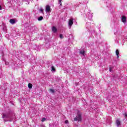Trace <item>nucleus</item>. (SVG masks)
<instances>
[{
	"label": "nucleus",
	"mask_w": 127,
	"mask_h": 127,
	"mask_svg": "<svg viewBox=\"0 0 127 127\" xmlns=\"http://www.w3.org/2000/svg\"><path fill=\"white\" fill-rule=\"evenodd\" d=\"M116 54L117 56V58H119V54H120V52H119V50H117L116 51Z\"/></svg>",
	"instance_id": "obj_10"
},
{
	"label": "nucleus",
	"mask_w": 127,
	"mask_h": 127,
	"mask_svg": "<svg viewBox=\"0 0 127 127\" xmlns=\"http://www.w3.org/2000/svg\"><path fill=\"white\" fill-rule=\"evenodd\" d=\"M118 33H119V31H117L116 32H115L114 33V34H115V35H117L118 34Z\"/></svg>",
	"instance_id": "obj_18"
},
{
	"label": "nucleus",
	"mask_w": 127,
	"mask_h": 127,
	"mask_svg": "<svg viewBox=\"0 0 127 127\" xmlns=\"http://www.w3.org/2000/svg\"><path fill=\"white\" fill-rule=\"evenodd\" d=\"M28 86L29 89H31V88H32V84L29 83Z\"/></svg>",
	"instance_id": "obj_13"
},
{
	"label": "nucleus",
	"mask_w": 127,
	"mask_h": 127,
	"mask_svg": "<svg viewBox=\"0 0 127 127\" xmlns=\"http://www.w3.org/2000/svg\"><path fill=\"white\" fill-rule=\"evenodd\" d=\"M51 68L52 72H55V68L54 67V66H52Z\"/></svg>",
	"instance_id": "obj_14"
},
{
	"label": "nucleus",
	"mask_w": 127,
	"mask_h": 127,
	"mask_svg": "<svg viewBox=\"0 0 127 127\" xmlns=\"http://www.w3.org/2000/svg\"><path fill=\"white\" fill-rule=\"evenodd\" d=\"M50 91L51 93H54V90L52 89H50Z\"/></svg>",
	"instance_id": "obj_19"
},
{
	"label": "nucleus",
	"mask_w": 127,
	"mask_h": 127,
	"mask_svg": "<svg viewBox=\"0 0 127 127\" xmlns=\"http://www.w3.org/2000/svg\"><path fill=\"white\" fill-rule=\"evenodd\" d=\"M80 54H81V55H85V51L84 50H81L80 52Z\"/></svg>",
	"instance_id": "obj_11"
},
{
	"label": "nucleus",
	"mask_w": 127,
	"mask_h": 127,
	"mask_svg": "<svg viewBox=\"0 0 127 127\" xmlns=\"http://www.w3.org/2000/svg\"><path fill=\"white\" fill-rule=\"evenodd\" d=\"M46 12H49L50 11H51V8L49 5H47L46 6Z\"/></svg>",
	"instance_id": "obj_5"
},
{
	"label": "nucleus",
	"mask_w": 127,
	"mask_h": 127,
	"mask_svg": "<svg viewBox=\"0 0 127 127\" xmlns=\"http://www.w3.org/2000/svg\"><path fill=\"white\" fill-rule=\"evenodd\" d=\"M122 21L125 23V24H126V22H127V18L126 16H123L122 17Z\"/></svg>",
	"instance_id": "obj_6"
},
{
	"label": "nucleus",
	"mask_w": 127,
	"mask_h": 127,
	"mask_svg": "<svg viewBox=\"0 0 127 127\" xmlns=\"http://www.w3.org/2000/svg\"><path fill=\"white\" fill-rule=\"evenodd\" d=\"M68 120H65V124H68Z\"/></svg>",
	"instance_id": "obj_22"
},
{
	"label": "nucleus",
	"mask_w": 127,
	"mask_h": 127,
	"mask_svg": "<svg viewBox=\"0 0 127 127\" xmlns=\"http://www.w3.org/2000/svg\"><path fill=\"white\" fill-rule=\"evenodd\" d=\"M5 64H6V65H8V64H7V63H5Z\"/></svg>",
	"instance_id": "obj_26"
},
{
	"label": "nucleus",
	"mask_w": 127,
	"mask_h": 127,
	"mask_svg": "<svg viewBox=\"0 0 127 127\" xmlns=\"http://www.w3.org/2000/svg\"><path fill=\"white\" fill-rule=\"evenodd\" d=\"M110 72H112V70L111 69V68H110Z\"/></svg>",
	"instance_id": "obj_25"
},
{
	"label": "nucleus",
	"mask_w": 127,
	"mask_h": 127,
	"mask_svg": "<svg viewBox=\"0 0 127 127\" xmlns=\"http://www.w3.org/2000/svg\"><path fill=\"white\" fill-rule=\"evenodd\" d=\"M60 5H62V1H59Z\"/></svg>",
	"instance_id": "obj_21"
},
{
	"label": "nucleus",
	"mask_w": 127,
	"mask_h": 127,
	"mask_svg": "<svg viewBox=\"0 0 127 127\" xmlns=\"http://www.w3.org/2000/svg\"><path fill=\"white\" fill-rule=\"evenodd\" d=\"M116 125L117 127H120V125H121V121H120L119 120H116Z\"/></svg>",
	"instance_id": "obj_9"
},
{
	"label": "nucleus",
	"mask_w": 127,
	"mask_h": 127,
	"mask_svg": "<svg viewBox=\"0 0 127 127\" xmlns=\"http://www.w3.org/2000/svg\"><path fill=\"white\" fill-rule=\"evenodd\" d=\"M52 31L54 32V33H56V32H57V28H56L55 26H53L52 27Z\"/></svg>",
	"instance_id": "obj_8"
},
{
	"label": "nucleus",
	"mask_w": 127,
	"mask_h": 127,
	"mask_svg": "<svg viewBox=\"0 0 127 127\" xmlns=\"http://www.w3.org/2000/svg\"><path fill=\"white\" fill-rule=\"evenodd\" d=\"M2 118L4 120V121L5 122H7V120L10 118V117H9V116L8 114H3Z\"/></svg>",
	"instance_id": "obj_3"
},
{
	"label": "nucleus",
	"mask_w": 127,
	"mask_h": 127,
	"mask_svg": "<svg viewBox=\"0 0 127 127\" xmlns=\"http://www.w3.org/2000/svg\"><path fill=\"white\" fill-rule=\"evenodd\" d=\"M124 116H125V117H127V113H125Z\"/></svg>",
	"instance_id": "obj_24"
},
{
	"label": "nucleus",
	"mask_w": 127,
	"mask_h": 127,
	"mask_svg": "<svg viewBox=\"0 0 127 127\" xmlns=\"http://www.w3.org/2000/svg\"><path fill=\"white\" fill-rule=\"evenodd\" d=\"M3 30H4V31H6V27L4 26L3 28Z\"/></svg>",
	"instance_id": "obj_20"
},
{
	"label": "nucleus",
	"mask_w": 127,
	"mask_h": 127,
	"mask_svg": "<svg viewBox=\"0 0 127 127\" xmlns=\"http://www.w3.org/2000/svg\"><path fill=\"white\" fill-rule=\"evenodd\" d=\"M2 9V7L0 5V10H1Z\"/></svg>",
	"instance_id": "obj_23"
},
{
	"label": "nucleus",
	"mask_w": 127,
	"mask_h": 127,
	"mask_svg": "<svg viewBox=\"0 0 127 127\" xmlns=\"http://www.w3.org/2000/svg\"><path fill=\"white\" fill-rule=\"evenodd\" d=\"M9 22H10V23H11V24H15V20H14L13 19H10L9 20Z\"/></svg>",
	"instance_id": "obj_7"
},
{
	"label": "nucleus",
	"mask_w": 127,
	"mask_h": 127,
	"mask_svg": "<svg viewBox=\"0 0 127 127\" xmlns=\"http://www.w3.org/2000/svg\"><path fill=\"white\" fill-rule=\"evenodd\" d=\"M42 19H43V17H42V16L38 18V20H39V21L42 20Z\"/></svg>",
	"instance_id": "obj_12"
},
{
	"label": "nucleus",
	"mask_w": 127,
	"mask_h": 127,
	"mask_svg": "<svg viewBox=\"0 0 127 127\" xmlns=\"http://www.w3.org/2000/svg\"><path fill=\"white\" fill-rule=\"evenodd\" d=\"M45 121H46V119L44 118L43 119H42V122H45Z\"/></svg>",
	"instance_id": "obj_17"
},
{
	"label": "nucleus",
	"mask_w": 127,
	"mask_h": 127,
	"mask_svg": "<svg viewBox=\"0 0 127 127\" xmlns=\"http://www.w3.org/2000/svg\"><path fill=\"white\" fill-rule=\"evenodd\" d=\"M74 23V19L73 18H70L68 21V28L69 29H71V28L72 27V26L73 25V24Z\"/></svg>",
	"instance_id": "obj_2"
},
{
	"label": "nucleus",
	"mask_w": 127,
	"mask_h": 127,
	"mask_svg": "<svg viewBox=\"0 0 127 127\" xmlns=\"http://www.w3.org/2000/svg\"><path fill=\"white\" fill-rule=\"evenodd\" d=\"M43 10H44L43 8H40V12H41V13H43Z\"/></svg>",
	"instance_id": "obj_15"
},
{
	"label": "nucleus",
	"mask_w": 127,
	"mask_h": 127,
	"mask_svg": "<svg viewBox=\"0 0 127 127\" xmlns=\"http://www.w3.org/2000/svg\"><path fill=\"white\" fill-rule=\"evenodd\" d=\"M60 38L62 39V38H63V35H62V34H61L60 35Z\"/></svg>",
	"instance_id": "obj_16"
},
{
	"label": "nucleus",
	"mask_w": 127,
	"mask_h": 127,
	"mask_svg": "<svg viewBox=\"0 0 127 127\" xmlns=\"http://www.w3.org/2000/svg\"><path fill=\"white\" fill-rule=\"evenodd\" d=\"M74 121L78 122H81L82 121V118L81 117V113L80 112H78L77 113V116L76 117V118H74Z\"/></svg>",
	"instance_id": "obj_1"
},
{
	"label": "nucleus",
	"mask_w": 127,
	"mask_h": 127,
	"mask_svg": "<svg viewBox=\"0 0 127 127\" xmlns=\"http://www.w3.org/2000/svg\"><path fill=\"white\" fill-rule=\"evenodd\" d=\"M59 1H62V0H59Z\"/></svg>",
	"instance_id": "obj_27"
},
{
	"label": "nucleus",
	"mask_w": 127,
	"mask_h": 127,
	"mask_svg": "<svg viewBox=\"0 0 127 127\" xmlns=\"http://www.w3.org/2000/svg\"><path fill=\"white\" fill-rule=\"evenodd\" d=\"M87 18H88V19H92V18L93 17V14L91 13H88L86 15Z\"/></svg>",
	"instance_id": "obj_4"
}]
</instances>
